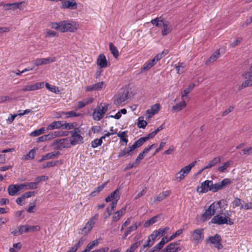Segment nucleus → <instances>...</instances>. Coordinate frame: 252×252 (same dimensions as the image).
Instances as JSON below:
<instances>
[{"label": "nucleus", "instance_id": "nucleus-24", "mask_svg": "<svg viewBox=\"0 0 252 252\" xmlns=\"http://www.w3.org/2000/svg\"><path fill=\"white\" fill-rule=\"evenodd\" d=\"M160 108V105L159 103H156L152 106L151 110H147L146 113L149 114V117H151L155 114L158 113Z\"/></svg>", "mask_w": 252, "mask_h": 252}, {"label": "nucleus", "instance_id": "nucleus-8", "mask_svg": "<svg viewBox=\"0 0 252 252\" xmlns=\"http://www.w3.org/2000/svg\"><path fill=\"white\" fill-rule=\"evenodd\" d=\"M129 92L126 89H122L118 94V98L115 101V104L119 105L128 98Z\"/></svg>", "mask_w": 252, "mask_h": 252}, {"label": "nucleus", "instance_id": "nucleus-31", "mask_svg": "<svg viewBox=\"0 0 252 252\" xmlns=\"http://www.w3.org/2000/svg\"><path fill=\"white\" fill-rule=\"evenodd\" d=\"M232 164V161L229 160L225 162L222 164V165L219 167L218 170L221 172H225L227 171L228 168H229Z\"/></svg>", "mask_w": 252, "mask_h": 252}, {"label": "nucleus", "instance_id": "nucleus-20", "mask_svg": "<svg viewBox=\"0 0 252 252\" xmlns=\"http://www.w3.org/2000/svg\"><path fill=\"white\" fill-rule=\"evenodd\" d=\"M96 63L100 68L107 67V62L104 54H101L98 56Z\"/></svg>", "mask_w": 252, "mask_h": 252}, {"label": "nucleus", "instance_id": "nucleus-33", "mask_svg": "<svg viewBox=\"0 0 252 252\" xmlns=\"http://www.w3.org/2000/svg\"><path fill=\"white\" fill-rule=\"evenodd\" d=\"M84 239L83 238H81L77 242V243L74 245L72 247H71L69 250L72 252H76L78 249L80 247H81L84 243Z\"/></svg>", "mask_w": 252, "mask_h": 252}, {"label": "nucleus", "instance_id": "nucleus-48", "mask_svg": "<svg viewBox=\"0 0 252 252\" xmlns=\"http://www.w3.org/2000/svg\"><path fill=\"white\" fill-rule=\"evenodd\" d=\"M169 230V227H166L163 228H159L158 230H155L158 236H162L166 232Z\"/></svg>", "mask_w": 252, "mask_h": 252}, {"label": "nucleus", "instance_id": "nucleus-23", "mask_svg": "<svg viewBox=\"0 0 252 252\" xmlns=\"http://www.w3.org/2000/svg\"><path fill=\"white\" fill-rule=\"evenodd\" d=\"M71 134L72 139L70 140V143L73 145L81 144L83 143V138L81 135L78 134Z\"/></svg>", "mask_w": 252, "mask_h": 252}, {"label": "nucleus", "instance_id": "nucleus-26", "mask_svg": "<svg viewBox=\"0 0 252 252\" xmlns=\"http://www.w3.org/2000/svg\"><path fill=\"white\" fill-rule=\"evenodd\" d=\"M63 122L62 121H55L50 124L48 126L47 128L49 130L53 129L55 128H60L61 127H63Z\"/></svg>", "mask_w": 252, "mask_h": 252}, {"label": "nucleus", "instance_id": "nucleus-29", "mask_svg": "<svg viewBox=\"0 0 252 252\" xmlns=\"http://www.w3.org/2000/svg\"><path fill=\"white\" fill-rule=\"evenodd\" d=\"M186 106V103L183 100L182 101L172 107V110L174 112H179L181 111Z\"/></svg>", "mask_w": 252, "mask_h": 252}, {"label": "nucleus", "instance_id": "nucleus-64", "mask_svg": "<svg viewBox=\"0 0 252 252\" xmlns=\"http://www.w3.org/2000/svg\"><path fill=\"white\" fill-rule=\"evenodd\" d=\"M243 76L245 79L250 78L252 77V64L251 65L249 71L245 72L243 74Z\"/></svg>", "mask_w": 252, "mask_h": 252}, {"label": "nucleus", "instance_id": "nucleus-37", "mask_svg": "<svg viewBox=\"0 0 252 252\" xmlns=\"http://www.w3.org/2000/svg\"><path fill=\"white\" fill-rule=\"evenodd\" d=\"M142 242L137 241L132 244L129 248H128L125 252H134L141 244Z\"/></svg>", "mask_w": 252, "mask_h": 252}, {"label": "nucleus", "instance_id": "nucleus-4", "mask_svg": "<svg viewBox=\"0 0 252 252\" xmlns=\"http://www.w3.org/2000/svg\"><path fill=\"white\" fill-rule=\"evenodd\" d=\"M211 222L212 223L217 224L219 225H222L224 224L232 225L233 224V221L230 218V215L226 216L224 214L222 215L221 214L214 216L212 219Z\"/></svg>", "mask_w": 252, "mask_h": 252}, {"label": "nucleus", "instance_id": "nucleus-63", "mask_svg": "<svg viewBox=\"0 0 252 252\" xmlns=\"http://www.w3.org/2000/svg\"><path fill=\"white\" fill-rule=\"evenodd\" d=\"M241 203V200L236 197L234 199V200L232 202V206L233 208H235L239 206L241 207V206L242 205Z\"/></svg>", "mask_w": 252, "mask_h": 252}, {"label": "nucleus", "instance_id": "nucleus-46", "mask_svg": "<svg viewBox=\"0 0 252 252\" xmlns=\"http://www.w3.org/2000/svg\"><path fill=\"white\" fill-rule=\"evenodd\" d=\"M45 128L44 127H41L39 129L35 130L32 132H31L30 134V135L32 137H35L37 136L38 135H40V134L43 133L45 131Z\"/></svg>", "mask_w": 252, "mask_h": 252}, {"label": "nucleus", "instance_id": "nucleus-41", "mask_svg": "<svg viewBox=\"0 0 252 252\" xmlns=\"http://www.w3.org/2000/svg\"><path fill=\"white\" fill-rule=\"evenodd\" d=\"M252 86V79H247L244 81L242 84L240 85L238 87V90L240 91L243 88H246L247 87Z\"/></svg>", "mask_w": 252, "mask_h": 252}, {"label": "nucleus", "instance_id": "nucleus-35", "mask_svg": "<svg viewBox=\"0 0 252 252\" xmlns=\"http://www.w3.org/2000/svg\"><path fill=\"white\" fill-rule=\"evenodd\" d=\"M163 22V19L161 17H157L151 21L152 24L155 25L156 27H161Z\"/></svg>", "mask_w": 252, "mask_h": 252}, {"label": "nucleus", "instance_id": "nucleus-10", "mask_svg": "<svg viewBox=\"0 0 252 252\" xmlns=\"http://www.w3.org/2000/svg\"><path fill=\"white\" fill-rule=\"evenodd\" d=\"M211 186L212 181L206 180L201 183L200 186L197 188L196 190L199 193H206L211 191Z\"/></svg>", "mask_w": 252, "mask_h": 252}, {"label": "nucleus", "instance_id": "nucleus-32", "mask_svg": "<svg viewBox=\"0 0 252 252\" xmlns=\"http://www.w3.org/2000/svg\"><path fill=\"white\" fill-rule=\"evenodd\" d=\"M81 125L79 127H75L74 130L70 131V133L73 134L83 135L85 131L84 130L85 128L83 127Z\"/></svg>", "mask_w": 252, "mask_h": 252}, {"label": "nucleus", "instance_id": "nucleus-1", "mask_svg": "<svg viewBox=\"0 0 252 252\" xmlns=\"http://www.w3.org/2000/svg\"><path fill=\"white\" fill-rule=\"evenodd\" d=\"M220 212H221V201L214 202L202 214V220L203 221H207L216 213H220Z\"/></svg>", "mask_w": 252, "mask_h": 252}, {"label": "nucleus", "instance_id": "nucleus-36", "mask_svg": "<svg viewBox=\"0 0 252 252\" xmlns=\"http://www.w3.org/2000/svg\"><path fill=\"white\" fill-rule=\"evenodd\" d=\"M141 158H136L134 161L132 162H130L127 165V166L125 167V170H127L130 169L133 167H137L138 164L140 163V159Z\"/></svg>", "mask_w": 252, "mask_h": 252}, {"label": "nucleus", "instance_id": "nucleus-11", "mask_svg": "<svg viewBox=\"0 0 252 252\" xmlns=\"http://www.w3.org/2000/svg\"><path fill=\"white\" fill-rule=\"evenodd\" d=\"M61 7L71 10L75 9L77 7V3L75 0H64L62 2Z\"/></svg>", "mask_w": 252, "mask_h": 252}, {"label": "nucleus", "instance_id": "nucleus-52", "mask_svg": "<svg viewBox=\"0 0 252 252\" xmlns=\"http://www.w3.org/2000/svg\"><path fill=\"white\" fill-rule=\"evenodd\" d=\"M60 155V152L58 151H54L52 152L49 153L46 155L43 156L42 158H54Z\"/></svg>", "mask_w": 252, "mask_h": 252}, {"label": "nucleus", "instance_id": "nucleus-61", "mask_svg": "<svg viewBox=\"0 0 252 252\" xmlns=\"http://www.w3.org/2000/svg\"><path fill=\"white\" fill-rule=\"evenodd\" d=\"M153 66L151 65V63L147 62L145 63L142 67L141 68V71L140 73H143L144 71H147L150 69Z\"/></svg>", "mask_w": 252, "mask_h": 252}, {"label": "nucleus", "instance_id": "nucleus-12", "mask_svg": "<svg viewBox=\"0 0 252 252\" xmlns=\"http://www.w3.org/2000/svg\"><path fill=\"white\" fill-rule=\"evenodd\" d=\"M45 158H41L39 160V162H44L42 164V167L43 168H49L57 166L62 163L61 160H52L50 161H44Z\"/></svg>", "mask_w": 252, "mask_h": 252}, {"label": "nucleus", "instance_id": "nucleus-43", "mask_svg": "<svg viewBox=\"0 0 252 252\" xmlns=\"http://www.w3.org/2000/svg\"><path fill=\"white\" fill-rule=\"evenodd\" d=\"M143 117H139L137 122V126L139 128H145L147 125V122L144 120Z\"/></svg>", "mask_w": 252, "mask_h": 252}, {"label": "nucleus", "instance_id": "nucleus-55", "mask_svg": "<svg viewBox=\"0 0 252 252\" xmlns=\"http://www.w3.org/2000/svg\"><path fill=\"white\" fill-rule=\"evenodd\" d=\"M93 117L94 120L99 121L102 118V115L99 110H95L93 113Z\"/></svg>", "mask_w": 252, "mask_h": 252}, {"label": "nucleus", "instance_id": "nucleus-9", "mask_svg": "<svg viewBox=\"0 0 252 252\" xmlns=\"http://www.w3.org/2000/svg\"><path fill=\"white\" fill-rule=\"evenodd\" d=\"M208 241L210 242L212 244H213L215 247H216L218 250H220L222 249L223 246L221 244V239L220 235L218 234H216L213 236H210L208 238Z\"/></svg>", "mask_w": 252, "mask_h": 252}, {"label": "nucleus", "instance_id": "nucleus-62", "mask_svg": "<svg viewBox=\"0 0 252 252\" xmlns=\"http://www.w3.org/2000/svg\"><path fill=\"white\" fill-rule=\"evenodd\" d=\"M102 143V141L101 139H95L92 142V147L93 148H96L98 146L101 145Z\"/></svg>", "mask_w": 252, "mask_h": 252}, {"label": "nucleus", "instance_id": "nucleus-13", "mask_svg": "<svg viewBox=\"0 0 252 252\" xmlns=\"http://www.w3.org/2000/svg\"><path fill=\"white\" fill-rule=\"evenodd\" d=\"M24 1H21L19 2H14L12 3H7L3 4V8L4 10H14L17 9H21V5L24 4Z\"/></svg>", "mask_w": 252, "mask_h": 252}, {"label": "nucleus", "instance_id": "nucleus-49", "mask_svg": "<svg viewBox=\"0 0 252 252\" xmlns=\"http://www.w3.org/2000/svg\"><path fill=\"white\" fill-rule=\"evenodd\" d=\"M8 193L10 195H14L18 192L15 185H11L8 188Z\"/></svg>", "mask_w": 252, "mask_h": 252}, {"label": "nucleus", "instance_id": "nucleus-27", "mask_svg": "<svg viewBox=\"0 0 252 252\" xmlns=\"http://www.w3.org/2000/svg\"><path fill=\"white\" fill-rule=\"evenodd\" d=\"M220 50H217L211 56L209 59L206 62V64L209 65L210 63L215 61L220 56Z\"/></svg>", "mask_w": 252, "mask_h": 252}, {"label": "nucleus", "instance_id": "nucleus-51", "mask_svg": "<svg viewBox=\"0 0 252 252\" xmlns=\"http://www.w3.org/2000/svg\"><path fill=\"white\" fill-rule=\"evenodd\" d=\"M222 189L232 183L231 179L225 178L220 182Z\"/></svg>", "mask_w": 252, "mask_h": 252}, {"label": "nucleus", "instance_id": "nucleus-17", "mask_svg": "<svg viewBox=\"0 0 252 252\" xmlns=\"http://www.w3.org/2000/svg\"><path fill=\"white\" fill-rule=\"evenodd\" d=\"M181 250L177 243H170L161 252H178Z\"/></svg>", "mask_w": 252, "mask_h": 252}, {"label": "nucleus", "instance_id": "nucleus-53", "mask_svg": "<svg viewBox=\"0 0 252 252\" xmlns=\"http://www.w3.org/2000/svg\"><path fill=\"white\" fill-rule=\"evenodd\" d=\"M48 140H51L56 137L61 136L60 132L55 131L54 132H50L48 134L46 135Z\"/></svg>", "mask_w": 252, "mask_h": 252}, {"label": "nucleus", "instance_id": "nucleus-30", "mask_svg": "<svg viewBox=\"0 0 252 252\" xmlns=\"http://www.w3.org/2000/svg\"><path fill=\"white\" fill-rule=\"evenodd\" d=\"M127 131H120L117 133V136L120 138V143L122 142H124L126 145L128 142V139L127 138V135L126 134Z\"/></svg>", "mask_w": 252, "mask_h": 252}, {"label": "nucleus", "instance_id": "nucleus-25", "mask_svg": "<svg viewBox=\"0 0 252 252\" xmlns=\"http://www.w3.org/2000/svg\"><path fill=\"white\" fill-rule=\"evenodd\" d=\"M99 240V239H95L93 241L89 243L86 246V248L82 251V252H89L91 250L97 247L98 245Z\"/></svg>", "mask_w": 252, "mask_h": 252}, {"label": "nucleus", "instance_id": "nucleus-15", "mask_svg": "<svg viewBox=\"0 0 252 252\" xmlns=\"http://www.w3.org/2000/svg\"><path fill=\"white\" fill-rule=\"evenodd\" d=\"M104 84V82L101 81L97 83H95L93 85L88 86L86 87L85 91L86 92H91L93 91L100 90L103 88Z\"/></svg>", "mask_w": 252, "mask_h": 252}, {"label": "nucleus", "instance_id": "nucleus-3", "mask_svg": "<svg viewBox=\"0 0 252 252\" xmlns=\"http://www.w3.org/2000/svg\"><path fill=\"white\" fill-rule=\"evenodd\" d=\"M146 140L145 137H142L136 141L134 144L127 148H125L124 150L121 151L119 155V157H123L125 156H132L133 151L135 149L140 147L142 145Z\"/></svg>", "mask_w": 252, "mask_h": 252}, {"label": "nucleus", "instance_id": "nucleus-19", "mask_svg": "<svg viewBox=\"0 0 252 252\" xmlns=\"http://www.w3.org/2000/svg\"><path fill=\"white\" fill-rule=\"evenodd\" d=\"M126 207L125 206L124 207H123L122 209L118 210L116 212H115L112 217L113 221H117L118 220H119L121 219V218L122 216H123L126 213Z\"/></svg>", "mask_w": 252, "mask_h": 252}, {"label": "nucleus", "instance_id": "nucleus-60", "mask_svg": "<svg viewBox=\"0 0 252 252\" xmlns=\"http://www.w3.org/2000/svg\"><path fill=\"white\" fill-rule=\"evenodd\" d=\"M48 179V177L47 176L43 175L36 177L35 179V182L38 186V184L42 181H46Z\"/></svg>", "mask_w": 252, "mask_h": 252}, {"label": "nucleus", "instance_id": "nucleus-47", "mask_svg": "<svg viewBox=\"0 0 252 252\" xmlns=\"http://www.w3.org/2000/svg\"><path fill=\"white\" fill-rule=\"evenodd\" d=\"M25 189H33L37 188L36 183L34 182H28L25 184Z\"/></svg>", "mask_w": 252, "mask_h": 252}, {"label": "nucleus", "instance_id": "nucleus-6", "mask_svg": "<svg viewBox=\"0 0 252 252\" xmlns=\"http://www.w3.org/2000/svg\"><path fill=\"white\" fill-rule=\"evenodd\" d=\"M204 239V230L203 229H197L192 232L190 240L196 244L201 243Z\"/></svg>", "mask_w": 252, "mask_h": 252}, {"label": "nucleus", "instance_id": "nucleus-58", "mask_svg": "<svg viewBox=\"0 0 252 252\" xmlns=\"http://www.w3.org/2000/svg\"><path fill=\"white\" fill-rule=\"evenodd\" d=\"M165 244V242H164L163 240L161 239V241L154 247L153 250L152 251H150L149 252H155V251L158 250H160L162 248Z\"/></svg>", "mask_w": 252, "mask_h": 252}, {"label": "nucleus", "instance_id": "nucleus-28", "mask_svg": "<svg viewBox=\"0 0 252 252\" xmlns=\"http://www.w3.org/2000/svg\"><path fill=\"white\" fill-rule=\"evenodd\" d=\"M107 184V182H105L103 184L98 186L97 188L95 189L94 191H92L90 194V196L91 197H94L95 195H96L99 192H100L104 189V188L106 186Z\"/></svg>", "mask_w": 252, "mask_h": 252}, {"label": "nucleus", "instance_id": "nucleus-22", "mask_svg": "<svg viewBox=\"0 0 252 252\" xmlns=\"http://www.w3.org/2000/svg\"><path fill=\"white\" fill-rule=\"evenodd\" d=\"M162 26L163 30L161 31L162 35H166L171 32L172 29L169 22L164 21L162 24Z\"/></svg>", "mask_w": 252, "mask_h": 252}, {"label": "nucleus", "instance_id": "nucleus-40", "mask_svg": "<svg viewBox=\"0 0 252 252\" xmlns=\"http://www.w3.org/2000/svg\"><path fill=\"white\" fill-rule=\"evenodd\" d=\"M45 86L48 90H50L52 92L55 93L56 94H61L60 90H59V88L55 86H51L48 83H46Z\"/></svg>", "mask_w": 252, "mask_h": 252}, {"label": "nucleus", "instance_id": "nucleus-5", "mask_svg": "<svg viewBox=\"0 0 252 252\" xmlns=\"http://www.w3.org/2000/svg\"><path fill=\"white\" fill-rule=\"evenodd\" d=\"M196 162H193L188 165L182 168L175 176V180L180 182L183 180L190 171L191 168L195 165Z\"/></svg>", "mask_w": 252, "mask_h": 252}, {"label": "nucleus", "instance_id": "nucleus-44", "mask_svg": "<svg viewBox=\"0 0 252 252\" xmlns=\"http://www.w3.org/2000/svg\"><path fill=\"white\" fill-rule=\"evenodd\" d=\"M221 189H222L220 182L213 184V181H212V186L211 188V191L215 192Z\"/></svg>", "mask_w": 252, "mask_h": 252}, {"label": "nucleus", "instance_id": "nucleus-54", "mask_svg": "<svg viewBox=\"0 0 252 252\" xmlns=\"http://www.w3.org/2000/svg\"><path fill=\"white\" fill-rule=\"evenodd\" d=\"M21 247V243H15L13 244V247L9 249V251L10 252H18Z\"/></svg>", "mask_w": 252, "mask_h": 252}, {"label": "nucleus", "instance_id": "nucleus-38", "mask_svg": "<svg viewBox=\"0 0 252 252\" xmlns=\"http://www.w3.org/2000/svg\"><path fill=\"white\" fill-rule=\"evenodd\" d=\"M158 218V216H156L152 217V218L145 222L144 224V226L145 227H148L152 225V224H153L154 223L157 221Z\"/></svg>", "mask_w": 252, "mask_h": 252}, {"label": "nucleus", "instance_id": "nucleus-18", "mask_svg": "<svg viewBox=\"0 0 252 252\" xmlns=\"http://www.w3.org/2000/svg\"><path fill=\"white\" fill-rule=\"evenodd\" d=\"M25 233H28L27 224L20 225L12 232L14 236H18Z\"/></svg>", "mask_w": 252, "mask_h": 252}, {"label": "nucleus", "instance_id": "nucleus-7", "mask_svg": "<svg viewBox=\"0 0 252 252\" xmlns=\"http://www.w3.org/2000/svg\"><path fill=\"white\" fill-rule=\"evenodd\" d=\"M98 218V215L97 214H95L89 220L82 229V231L83 234L87 235L92 230Z\"/></svg>", "mask_w": 252, "mask_h": 252}, {"label": "nucleus", "instance_id": "nucleus-14", "mask_svg": "<svg viewBox=\"0 0 252 252\" xmlns=\"http://www.w3.org/2000/svg\"><path fill=\"white\" fill-rule=\"evenodd\" d=\"M120 199V191L119 189H116L114 191L112 192L105 198V201L108 202H118Z\"/></svg>", "mask_w": 252, "mask_h": 252}, {"label": "nucleus", "instance_id": "nucleus-57", "mask_svg": "<svg viewBox=\"0 0 252 252\" xmlns=\"http://www.w3.org/2000/svg\"><path fill=\"white\" fill-rule=\"evenodd\" d=\"M220 161V158H214L210 161V162L204 167L203 169H208L212 167Z\"/></svg>", "mask_w": 252, "mask_h": 252}, {"label": "nucleus", "instance_id": "nucleus-45", "mask_svg": "<svg viewBox=\"0 0 252 252\" xmlns=\"http://www.w3.org/2000/svg\"><path fill=\"white\" fill-rule=\"evenodd\" d=\"M186 65L184 63H179L178 65H175V68L178 73H182L185 71V68Z\"/></svg>", "mask_w": 252, "mask_h": 252}, {"label": "nucleus", "instance_id": "nucleus-50", "mask_svg": "<svg viewBox=\"0 0 252 252\" xmlns=\"http://www.w3.org/2000/svg\"><path fill=\"white\" fill-rule=\"evenodd\" d=\"M195 86L194 84L189 85L187 88L184 90V94H182V98L187 96L190 91L194 88Z\"/></svg>", "mask_w": 252, "mask_h": 252}, {"label": "nucleus", "instance_id": "nucleus-59", "mask_svg": "<svg viewBox=\"0 0 252 252\" xmlns=\"http://www.w3.org/2000/svg\"><path fill=\"white\" fill-rule=\"evenodd\" d=\"M138 227V224L137 222L134 223L131 226L128 227L126 231L128 232V233L129 234L132 232L136 230Z\"/></svg>", "mask_w": 252, "mask_h": 252}, {"label": "nucleus", "instance_id": "nucleus-39", "mask_svg": "<svg viewBox=\"0 0 252 252\" xmlns=\"http://www.w3.org/2000/svg\"><path fill=\"white\" fill-rule=\"evenodd\" d=\"M44 82H43L36 83L34 84L30 85V89H31V91L37 90L39 89L43 88L44 87Z\"/></svg>", "mask_w": 252, "mask_h": 252}, {"label": "nucleus", "instance_id": "nucleus-16", "mask_svg": "<svg viewBox=\"0 0 252 252\" xmlns=\"http://www.w3.org/2000/svg\"><path fill=\"white\" fill-rule=\"evenodd\" d=\"M56 61V58H49L43 59H37L35 60L34 64L35 66H39L43 64H46Z\"/></svg>", "mask_w": 252, "mask_h": 252}, {"label": "nucleus", "instance_id": "nucleus-21", "mask_svg": "<svg viewBox=\"0 0 252 252\" xmlns=\"http://www.w3.org/2000/svg\"><path fill=\"white\" fill-rule=\"evenodd\" d=\"M171 194V192L169 190H166L165 191H162L159 193L157 196H156L154 199V202L155 203L157 202H160L167 196H169Z\"/></svg>", "mask_w": 252, "mask_h": 252}, {"label": "nucleus", "instance_id": "nucleus-56", "mask_svg": "<svg viewBox=\"0 0 252 252\" xmlns=\"http://www.w3.org/2000/svg\"><path fill=\"white\" fill-rule=\"evenodd\" d=\"M77 126V124L76 123H63V129H70L74 128Z\"/></svg>", "mask_w": 252, "mask_h": 252}, {"label": "nucleus", "instance_id": "nucleus-2", "mask_svg": "<svg viewBox=\"0 0 252 252\" xmlns=\"http://www.w3.org/2000/svg\"><path fill=\"white\" fill-rule=\"evenodd\" d=\"M51 27L63 32H74L76 30V28L73 25V23L68 21H63L59 23H52L51 24Z\"/></svg>", "mask_w": 252, "mask_h": 252}, {"label": "nucleus", "instance_id": "nucleus-42", "mask_svg": "<svg viewBox=\"0 0 252 252\" xmlns=\"http://www.w3.org/2000/svg\"><path fill=\"white\" fill-rule=\"evenodd\" d=\"M28 233L38 231L40 230V226L38 225H31L27 224Z\"/></svg>", "mask_w": 252, "mask_h": 252}, {"label": "nucleus", "instance_id": "nucleus-34", "mask_svg": "<svg viewBox=\"0 0 252 252\" xmlns=\"http://www.w3.org/2000/svg\"><path fill=\"white\" fill-rule=\"evenodd\" d=\"M109 45L111 53L113 54L114 57L117 59L119 56V52L117 47L112 42H110Z\"/></svg>", "mask_w": 252, "mask_h": 252}]
</instances>
